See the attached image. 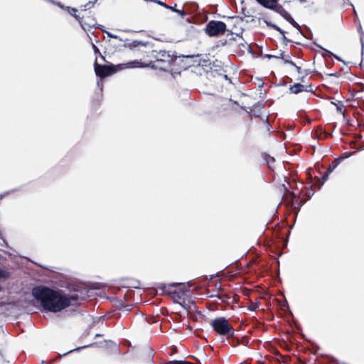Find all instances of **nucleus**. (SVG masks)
<instances>
[{
    "mask_svg": "<svg viewBox=\"0 0 364 364\" xmlns=\"http://www.w3.org/2000/svg\"><path fill=\"white\" fill-rule=\"evenodd\" d=\"M32 295L40 302L44 310L53 313L60 312L71 305H75L78 301L84 300L88 296L84 288L74 289L73 291L66 294L61 289L54 290L44 286L33 287Z\"/></svg>",
    "mask_w": 364,
    "mask_h": 364,
    "instance_id": "f257e3e1",
    "label": "nucleus"
},
{
    "mask_svg": "<svg viewBox=\"0 0 364 364\" xmlns=\"http://www.w3.org/2000/svg\"><path fill=\"white\" fill-rule=\"evenodd\" d=\"M213 329L220 336H232L234 328L225 317H217L210 321Z\"/></svg>",
    "mask_w": 364,
    "mask_h": 364,
    "instance_id": "f03ea898",
    "label": "nucleus"
},
{
    "mask_svg": "<svg viewBox=\"0 0 364 364\" xmlns=\"http://www.w3.org/2000/svg\"><path fill=\"white\" fill-rule=\"evenodd\" d=\"M155 54L153 55L156 62L164 64L163 67H160L162 70H166L167 68L177 59L178 56L173 52L160 50L159 51L154 50Z\"/></svg>",
    "mask_w": 364,
    "mask_h": 364,
    "instance_id": "7ed1b4c3",
    "label": "nucleus"
},
{
    "mask_svg": "<svg viewBox=\"0 0 364 364\" xmlns=\"http://www.w3.org/2000/svg\"><path fill=\"white\" fill-rule=\"evenodd\" d=\"M226 30V24L220 21H210L205 28V31L209 36H216L222 35Z\"/></svg>",
    "mask_w": 364,
    "mask_h": 364,
    "instance_id": "20e7f679",
    "label": "nucleus"
},
{
    "mask_svg": "<svg viewBox=\"0 0 364 364\" xmlns=\"http://www.w3.org/2000/svg\"><path fill=\"white\" fill-rule=\"evenodd\" d=\"M94 68L96 75L100 77L101 79L109 76L115 72V70L112 65L109 66L106 65L98 64L97 59L95 61Z\"/></svg>",
    "mask_w": 364,
    "mask_h": 364,
    "instance_id": "39448f33",
    "label": "nucleus"
},
{
    "mask_svg": "<svg viewBox=\"0 0 364 364\" xmlns=\"http://www.w3.org/2000/svg\"><path fill=\"white\" fill-rule=\"evenodd\" d=\"M277 13L279 14L285 20L289 22L294 28H296L299 33L302 36H305L301 30V26L294 20L291 14L286 11L282 5L277 6V9L274 11Z\"/></svg>",
    "mask_w": 364,
    "mask_h": 364,
    "instance_id": "423d86ee",
    "label": "nucleus"
},
{
    "mask_svg": "<svg viewBox=\"0 0 364 364\" xmlns=\"http://www.w3.org/2000/svg\"><path fill=\"white\" fill-rule=\"evenodd\" d=\"M187 291V289H181L178 291L175 290L172 292V294L173 295L174 303L179 304L184 309H188V308H191V305L188 306L185 303V301L183 299V297Z\"/></svg>",
    "mask_w": 364,
    "mask_h": 364,
    "instance_id": "0eeeda50",
    "label": "nucleus"
},
{
    "mask_svg": "<svg viewBox=\"0 0 364 364\" xmlns=\"http://www.w3.org/2000/svg\"><path fill=\"white\" fill-rule=\"evenodd\" d=\"M289 91L293 94H299L303 91L306 92H313L312 85H309L308 86H304L300 83H295L293 85L289 87Z\"/></svg>",
    "mask_w": 364,
    "mask_h": 364,
    "instance_id": "6e6552de",
    "label": "nucleus"
},
{
    "mask_svg": "<svg viewBox=\"0 0 364 364\" xmlns=\"http://www.w3.org/2000/svg\"><path fill=\"white\" fill-rule=\"evenodd\" d=\"M263 7L275 11L280 4H278V0H256Z\"/></svg>",
    "mask_w": 364,
    "mask_h": 364,
    "instance_id": "1a4fd4ad",
    "label": "nucleus"
},
{
    "mask_svg": "<svg viewBox=\"0 0 364 364\" xmlns=\"http://www.w3.org/2000/svg\"><path fill=\"white\" fill-rule=\"evenodd\" d=\"M183 58H192L193 62L196 63L198 66H204L206 65L207 60L204 59L203 55L201 54H196V55H182Z\"/></svg>",
    "mask_w": 364,
    "mask_h": 364,
    "instance_id": "9d476101",
    "label": "nucleus"
},
{
    "mask_svg": "<svg viewBox=\"0 0 364 364\" xmlns=\"http://www.w3.org/2000/svg\"><path fill=\"white\" fill-rule=\"evenodd\" d=\"M351 155L352 153H349L348 155L345 157L336 158L333 162L331 163L329 168L327 169L328 171V173H331L341 163V161L348 158Z\"/></svg>",
    "mask_w": 364,
    "mask_h": 364,
    "instance_id": "9b49d317",
    "label": "nucleus"
},
{
    "mask_svg": "<svg viewBox=\"0 0 364 364\" xmlns=\"http://www.w3.org/2000/svg\"><path fill=\"white\" fill-rule=\"evenodd\" d=\"M185 8L186 9L188 14L195 12L198 9V5L196 2H187L184 4Z\"/></svg>",
    "mask_w": 364,
    "mask_h": 364,
    "instance_id": "f8f14e48",
    "label": "nucleus"
},
{
    "mask_svg": "<svg viewBox=\"0 0 364 364\" xmlns=\"http://www.w3.org/2000/svg\"><path fill=\"white\" fill-rule=\"evenodd\" d=\"M358 32L359 33V36H360V43H361V48H362V53H363V49H364V41H363V38H364V31L362 28V26L360 25V23H359L358 26Z\"/></svg>",
    "mask_w": 364,
    "mask_h": 364,
    "instance_id": "ddd939ff",
    "label": "nucleus"
},
{
    "mask_svg": "<svg viewBox=\"0 0 364 364\" xmlns=\"http://www.w3.org/2000/svg\"><path fill=\"white\" fill-rule=\"evenodd\" d=\"M264 22H265V23H266L268 26H269V27H271V28H272L275 29V30H276V31H279L282 35H284V33H286L284 30H282V29L280 27H279L277 25H276V24H274V23H272V22H270V21H264Z\"/></svg>",
    "mask_w": 364,
    "mask_h": 364,
    "instance_id": "4468645a",
    "label": "nucleus"
},
{
    "mask_svg": "<svg viewBox=\"0 0 364 364\" xmlns=\"http://www.w3.org/2000/svg\"><path fill=\"white\" fill-rule=\"evenodd\" d=\"M139 46H146V43H144L143 41H132V43L131 44L129 45V47L130 48H136Z\"/></svg>",
    "mask_w": 364,
    "mask_h": 364,
    "instance_id": "2eb2a0df",
    "label": "nucleus"
},
{
    "mask_svg": "<svg viewBox=\"0 0 364 364\" xmlns=\"http://www.w3.org/2000/svg\"><path fill=\"white\" fill-rule=\"evenodd\" d=\"M318 48H320L321 49H322L323 50V52L322 53V55L325 58L326 57H328V56H331L333 55V53L331 51H329L328 50L323 48L321 46L318 45V44H316Z\"/></svg>",
    "mask_w": 364,
    "mask_h": 364,
    "instance_id": "dca6fc26",
    "label": "nucleus"
},
{
    "mask_svg": "<svg viewBox=\"0 0 364 364\" xmlns=\"http://www.w3.org/2000/svg\"><path fill=\"white\" fill-rule=\"evenodd\" d=\"M185 6L186 5H183L181 9H177V10L176 11V13L178 14L182 18L185 17L188 14V12L185 11L184 10Z\"/></svg>",
    "mask_w": 364,
    "mask_h": 364,
    "instance_id": "f3484780",
    "label": "nucleus"
},
{
    "mask_svg": "<svg viewBox=\"0 0 364 364\" xmlns=\"http://www.w3.org/2000/svg\"><path fill=\"white\" fill-rule=\"evenodd\" d=\"M73 16L75 17V18L76 20H77V21H78V22L80 23V26H82V29H83V30H85V31H86V28H85V23H84L82 22V18H81L78 15H77L76 14H73Z\"/></svg>",
    "mask_w": 364,
    "mask_h": 364,
    "instance_id": "a211bd4d",
    "label": "nucleus"
},
{
    "mask_svg": "<svg viewBox=\"0 0 364 364\" xmlns=\"http://www.w3.org/2000/svg\"><path fill=\"white\" fill-rule=\"evenodd\" d=\"M92 47L95 54H100V58L105 60V57L100 53L99 48L95 44H92Z\"/></svg>",
    "mask_w": 364,
    "mask_h": 364,
    "instance_id": "6ab92c4d",
    "label": "nucleus"
},
{
    "mask_svg": "<svg viewBox=\"0 0 364 364\" xmlns=\"http://www.w3.org/2000/svg\"><path fill=\"white\" fill-rule=\"evenodd\" d=\"M92 345H93V344H89V345H86V346H84L78 347V348H75V349H73V350H69V351H68L67 353H65L63 354V355H66V354H68V353H72L73 351H75V350L78 351V350H80V349H82V348H87V347L92 346Z\"/></svg>",
    "mask_w": 364,
    "mask_h": 364,
    "instance_id": "aec40b11",
    "label": "nucleus"
},
{
    "mask_svg": "<svg viewBox=\"0 0 364 364\" xmlns=\"http://www.w3.org/2000/svg\"><path fill=\"white\" fill-rule=\"evenodd\" d=\"M331 173H328V171L327 170L323 176L321 177L322 182L321 183V186L328 180V176Z\"/></svg>",
    "mask_w": 364,
    "mask_h": 364,
    "instance_id": "412c9836",
    "label": "nucleus"
},
{
    "mask_svg": "<svg viewBox=\"0 0 364 364\" xmlns=\"http://www.w3.org/2000/svg\"><path fill=\"white\" fill-rule=\"evenodd\" d=\"M288 58H289V55H288L287 58L284 56V59H282L284 60V63L285 64L291 65V66H296V64L293 61L289 60Z\"/></svg>",
    "mask_w": 364,
    "mask_h": 364,
    "instance_id": "4be33fe9",
    "label": "nucleus"
},
{
    "mask_svg": "<svg viewBox=\"0 0 364 364\" xmlns=\"http://www.w3.org/2000/svg\"><path fill=\"white\" fill-rule=\"evenodd\" d=\"M131 309H132V306L131 305H127V306H123L120 310L122 312H124V313L127 314V312L131 311Z\"/></svg>",
    "mask_w": 364,
    "mask_h": 364,
    "instance_id": "5701e85b",
    "label": "nucleus"
},
{
    "mask_svg": "<svg viewBox=\"0 0 364 364\" xmlns=\"http://www.w3.org/2000/svg\"><path fill=\"white\" fill-rule=\"evenodd\" d=\"M153 2H155L156 4H157L160 5V6H163V7H164V8L167 9L168 5H167V4H165L164 1H160V0H153Z\"/></svg>",
    "mask_w": 364,
    "mask_h": 364,
    "instance_id": "b1692460",
    "label": "nucleus"
},
{
    "mask_svg": "<svg viewBox=\"0 0 364 364\" xmlns=\"http://www.w3.org/2000/svg\"><path fill=\"white\" fill-rule=\"evenodd\" d=\"M167 9L171 10L173 12H176V11L177 10V9H176V4H175L173 6L168 5Z\"/></svg>",
    "mask_w": 364,
    "mask_h": 364,
    "instance_id": "393cba45",
    "label": "nucleus"
},
{
    "mask_svg": "<svg viewBox=\"0 0 364 364\" xmlns=\"http://www.w3.org/2000/svg\"><path fill=\"white\" fill-rule=\"evenodd\" d=\"M97 0H95L94 1H90L89 2H87L85 6H84V8L86 9L87 7L88 6H94L95 4L97 2Z\"/></svg>",
    "mask_w": 364,
    "mask_h": 364,
    "instance_id": "a878e982",
    "label": "nucleus"
},
{
    "mask_svg": "<svg viewBox=\"0 0 364 364\" xmlns=\"http://www.w3.org/2000/svg\"><path fill=\"white\" fill-rule=\"evenodd\" d=\"M282 40H283V42L287 45L288 43L290 42V40L288 39L286 36H285V33H284V35H282Z\"/></svg>",
    "mask_w": 364,
    "mask_h": 364,
    "instance_id": "bb28decb",
    "label": "nucleus"
},
{
    "mask_svg": "<svg viewBox=\"0 0 364 364\" xmlns=\"http://www.w3.org/2000/svg\"><path fill=\"white\" fill-rule=\"evenodd\" d=\"M268 159H267V164H268V165L270 166H271V163H274V158H273V157H271V156H268Z\"/></svg>",
    "mask_w": 364,
    "mask_h": 364,
    "instance_id": "cd10ccee",
    "label": "nucleus"
},
{
    "mask_svg": "<svg viewBox=\"0 0 364 364\" xmlns=\"http://www.w3.org/2000/svg\"><path fill=\"white\" fill-rule=\"evenodd\" d=\"M284 51L279 50V55H276L277 56L276 58L284 59Z\"/></svg>",
    "mask_w": 364,
    "mask_h": 364,
    "instance_id": "c85d7f7f",
    "label": "nucleus"
},
{
    "mask_svg": "<svg viewBox=\"0 0 364 364\" xmlns=\"http://www.w3.org/2000/svg\"><path fill=\"white\" fill-rule=\"evenodd\" d=\"M335 105H336L337 110H338L339 112L343 113V105H337L336 104H335Z\"/></svg>",
    "mask_w": 364,
    "mask_h": 364,
    "instance_id": "c756f323",
    "label": "nucleus"
},
{
    "mask_svg": "<svg viewBox=\"0 0 364 364\" xmlns=\"http://www.w3.org/2000/svg\"><path fill=\"white\" fill-rule=\"evenodd\" d=\"M14 190H11V191H6L4 192V193L1 194L0 195V200L6 195L7 194H9L10 193L13 192Z\"/></svg>",
    "mask_w": 364,
    "mask_h": 364,
    "instance_id": "7c9ffc66",
    "label": "nucleus"
},
{
    "mask_svg": "<svg viewBox=\"0 0 364 364\" xmlns=\"http://www.w3.org/2000/svg\"><path fill=\"white\" fill-rule=\"evenodd\" d=\"M264 56L266 58H267L268 59L275 58L277 57L276 55H271V54H266Z\"/></svg>",
    "mask_w": 364,
    "mask_h": 364,
    "instance_id": "2f4dec72",
    "label": "nucleus"
},
{
    "mask_svg": "<svg viewBox=\"0 0 364 364\" xmlns=\"http://www.w3.org/2000/svg\"><path fill=\"white\" fill-rule=\"evenodd\" d=\"M183 284H184L183 283H172V284H169L168 287H176V286L183 285Z\"/></svg>",
    "mask_w": 364,
    "mask_h": 364,
    "instance_id": "473e14b6",
    "label": "nucleus"
},
{
    "mask_svg": "<svg viewBox=\"0 0 364 364\" xmlns=\"http://www.w3.org/2000/svg\"><path fill=\"white\" fill-rule=\"evenodd\" d=\"M77 9L75 8H71L70 12V14L73 16L74 14H76Z\"/></svg>",
    "mask_w": 364,
    "mask_h": 364,
    "instance_id": "72a5a7b5",
    "label": "nucleus"
},
{
    "mask_svg": "<svg viewBox=\"0 0 364 364\" xmlns=\"http://www.w3.org/2000/svg\"><path fill=\"white\" fill-rule=\"evenodd\" d=\"M112 38L119 39L120 41H124L122 38H120L119 36H117L115 34H113Z\"/></svg>",
    "mask_w": 364,
    "mask_h": 364,
    "instance_id": "f704fd0d",
    "label": "nucleus"
},
{
    "mask_svg": "<svg viewBox=\"0 0 364 364\" xmlns=\"http://www.w3.org/2000/svg\"><path fill=\"white\" fill-rule=\"evenodd\" d=\"M112 38L119 39L120 41H124L122 38H120L119 36H117L115 34H113Z\"/></svg>",
    "mask_w": 364,
    "mask_h": 364,
    "instance_id": "c9c22d12",
    "label": "nucleus"
},
{
    "mask_svg": "<svg viewBox=\"0 0 364 364\" xmlns=\"http://www.w3.org/2000/svg\"><path fill=\"white\" fill-rule=\"evenodd\" d=\"M257 307V305L256 304H252L251 306L250 307V310L251 311H255Z\"/></svg>",
    "mask_w": 364,
    "mask_h": 364,
    "instance_id": "e433bc0d",
    "label": "nucleus"
},
{
    "mask_svg": "<svg viewBox=\"0 0 364 364\" xmlns=\"http://www.w3.org/2000/svg\"><path fill=\"white\" fill-rule=\"evenodd\" d=\"M97 85L98 87H102V80L101 78L100 79V80H98L97 82Z\"/></svg>",
    "mask_w": 364,
    "mask_h": 364,
    "instance_id": "4c0bfd02",
    "label": "nucleus"
},
{
    "mask_svg": "<svg viewBox=\"0 0 364 364\" xmlns=\"http://www.w3.org/2000/svg\"><path fill=\"white\" fill-rule=\"evenodd\" d=\"M104 32H105V33H107V36H109V37H110V38H112V35H113V33H112L109 32V31H104Z\"/></svg>",
    "mask_w": 364,
    "mask_h": 364,
    "instance_id": "58836bf2",
    "label": "nucleus"
},
{
    "mask_svg": "<svg viewBox=\"0 0 364 364\" xmlns=\"http://www.w3.org/2000/svg\"><path fill=\"white\" fill-rule=\"evenodd\" d=\"M294 67L296 68L298 73H301V68L300 67L297 66L296 65V66H294Z\"/></svg>",
    "mask_w": 364,
    "mask_h": 364,
    "instance_id": "ea45409f",
    "label": "nucleus"
},
{
    "mask_svg": "<svg viewBox=\"0 0 364 364\" xmlns=\"http://www.w3.org/2000/svg\"><path fill=\"white\" fill-rule=\"evenodd\" d=\"M333 56H334V58H335L336 59H337L338 60H339V61H342V60L341 59V58H340L339 56H338V55H335V54H333Z\"/></svg>",
    "mask_w": 364,
    "mask_h": 364,
    "instance_id": "a19ab883",
    "label": "nucleus"
},
{
    "mask_svg": "<svg viewBox=\"0 0 364 364\" xmlns=\"http://www.w3.org/2000/svg\"><path fill=\"white\" fill-rule=\"evenodd\" d=\"M3 275V272L0 269V277Z\"/></svg>",
    "mask_w": 364,
    "mask_h": 364,
    "instance_id": "79ce46f5",
    "label": "nucleus"
},
{
    "mask_svg": "<svg viewBox=\"0 0 364 364\" xmlns=\"http://www.w3.org/2000/svg\"><path fill=\"white\" fill-rule=\"evenodd\" d=\"M191 305L194 306H195V302L194 301H191Z\"/></svg>",
    "mask_w": 364,
    "mask_h": 364,
    "instance_id": "37998d69",
    "label": "nucleus"
},
{
    "mask_svg": "<svg viewBox=\"0 0 364 364\" xmlns=\"http://www.w3.org/2000/svg\"><path fill=\"white\" fill-rule=\"evenodd\" d=\"M134 66H125L124 68H133Z\"/></svg>",
    "mask_w": 364,
    "mask_h": 364,
    "instance_id": "c03bdc74",
    "label": "nucleus"
},
{
    "mask_svg": "<svg viewBox=\"0 0 364 364\" xmlns=\"http://www.w3.org/2000/svg\"><path fill=\"white\" fill-rule=\"evenodd\" d=\"M217 297L220 299H222V297L220 296H219V295H217Z\"/></svg>",
    "mask_w": 364,
    "mask_h": 364,
    "instance_id": "a18cd8bd",
    "label": "nucleus"
},
{
    "mask_svg": "<svg viewBox=\"0 0 364 364\" xmlns=\"http://www.w3.org/2000/svg\"><path fill=\"white\" fill-rule=\"evenodd\" d=\"M99 336H100V334H97V335L95 336V337H99Z\"/></svg>",
    "mask_w": 364,
    "mask_h": 364,
    "instance_id": "49530a36",
    "label": "nucleus"
},
{
    "mask_svg": "<svg viewBox=\"0 0 364 364\" xmlns=\"http://www.w3.org/2000/svg\"><path fill=\"white\" fill-rule=\"evenodd\" d=\"M225 79H228V75H225Z\"/></svg>",
    "mask_w": 364,
    "mask_h": 364,
    "instance_id": "de8ad7c7",
    "label": "nucleus"
}]
</instances>
